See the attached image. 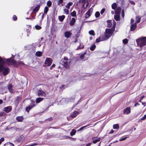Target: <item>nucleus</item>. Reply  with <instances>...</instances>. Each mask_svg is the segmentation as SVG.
<instances>
[{"mask_svg": "<svg viewBox=\"0 0 146 146\" xmlns=\"http://www.w3.org/2000/svg\"><path fill=\"white\" fill-rule=\"evenodd\" d=\"M24 64L22 62H19L18 63L13 60L12 58L8 59H3L0 56V72L3 71V75H7L9 72L10 70L8 67H5L6 64L9 66L11 65H14L17 64Z\"/></svg>", "mask_w": 146, "mask_h": 146, "instance_id": "f257e3e1", "label": "nucleus"}, {"mask_svg": "<svg viewBox=\"0 0 146 146\" xmlns=\"http://www.w3.org/2000/svg\"><path fill=\"white\" fill-rule=\"evenodd\" d=\"M113 26L112 29H106L104 33V38H102L101 39V41L107 40L112 35L113 33V30H114L115 29L116 25V23L114 20H113Z\"/></svg>", "mask_w": 146, "mask_h": 146, "instance_id": "f03ea898", "label": "nucleus"}, {"mask_svg": "<svg viewBox=\"0 0 146 146\" xmlns=\"http://www.w3.org/2000/svg\"><path fill=\"white\" fill-rule=\"evenodd\" d=\"M137 45L140 47H142L146 45V37H141L136 40Z\"/></svg>", "mask_w": 146, "mask_h": 146, "instance_id": "7ed1b4c3", "label": "nucleus"}, {"mask_svg": "<svg viewBox=\"0 0 146 146\" xmlns=\"http://www.w3.org/2000/svg\"><path fill=\"white\" fill-rule=\"evenodd\" d=\"M61 62L64 67L67 68H69L71 61L70 59H68L67 57H64L61 60Z\"/></svg>", "mask_w": 146, "mask_h": 146, "instance_id": "20e7f679", "label": "nucleus"}, {"mask_svg": "<svg viewBox=\"0 0 146 146\" xmlns=\"http://www.w3.org/2000/svg\"><path fill=\"white\" fill-rule=\"evenodd\" d=\"M37 93L38 96H39L45 97L47 95V94L40 88L38 90Z\"/></svg>", "mask_w": 146, "mask_h": 146, "instance_id": "39448f33", "label": "nucleus"}, {"mask_svg": "<svg viewBox=\"0 0 146 146\" xmlns=\"http://www.w3.org/2000/svg\"><path fill=\"white\" fill-rule=\"evenodd\" d=\"M52 63V61L51 59L50 58H46L44 64L46 66H50Z\"/></svg>", "mask_w": 146, "mask_h": 146, "instance_id": "423d86ee", "label": "nucleus"}, {"mask_svg": "<svg viewBox=\"0 0 146 146\" xmlns=\"http://www.w3.org/2000/svg\"><path fill=\"white\" fill-rule=\"evenodd\" d=\"M80 3H84L83 5V8L84 9H86L88 6L89 3L88 1H86L85 0H81L80 1Z\"/></svg>", "mask_w": 146, "mask_h": 146, "instance_id": "0eeeda50", "label": "nucleus"}, {"mask_svg": "<svg viewBox=\"0 0 146 146\" xmlns=\"http://www.w3.org/2000/svg\"><path fill=\"white\" fill-rule=\"evenodd\" d=\"M130 112V108L128 107L126 108L123 111L124 113L126 114H129Z\"/></svg>", "mask_w": 146, "mask_h": 146, "instance_id": "6e6552de", "label": "nucleus"}, {"mask_svg": "<svg viewBox=\"0 0 146 146\" xmlns=\"http://www.w3.org/2000/svg\"><path fill=\"white\" fill-rule=\"evenodd\" d=\"M11 110V107L10 106H9L4 108V111H6L7 113H8Z\"/></svg>", "mask_w": 146, "mask_h": 146, "instance_id": "1a4fd4ad", "label": "nucleus"}, {"mask_svg": "<svg viewBox=\"0 0 146 146\" xmlns=\"http://www.w3.org/2000/svg\"><path fill=\"white\" fill-rule=\"evenodd\" d=\"M95 137H93L92 138V139L93 140V143L95 144L98 142L100 141L101 138L100 137H96V139H95Z\"/></svg>", "mask_w": 146, "mask_h": 146, "instance_id": "9d476101", "label": "nucleus"}, {"mask_svg": "<svg viewBox=\"0 0 146 146\" xmlns=\"http://www.w3.org/2000/svg\"><path fill=\"white\" fill-rule=\"evenodd\" d=\"M35 105H31L27 107L26 108V110L27 112H29L31 109L33 107H34Z\"/></svg>", "mask_w": 146, "mask_h": 146, "instance_id": "9b49d317", "label": "nucleus"}, {"mask_svg": "<svg viewBox=\"0 0 146 146\" xmlns=\"http://www.w3.org/2000/svg\"><path fill=\"white\" fill-rule=\"evenodd\" d=\"M72 35V33L69 31H66L64 33V36L65 37L68 38Z\"/></svg>", "mask_w": 146, "mask_h": 146, "instance_id": "f8f14e48", "label": "nucleus"}, {"mask_svg": "<svg viewBox=\"0 0 146 146\" xmlns=\"http://www.w3.org/2000/svg\"><path fill=\"white\" fill-rule=\"evenodd\" d=\"M22 100V98L21 96H18L16 98V100H15V103L18 104L19 102H20Z\"/></svg>", "mask_w": 146, "mask_h": 146, "instance_id": "ddd939ff", "label": "nucleus"}, {"mask_svg": "<svg viewBox=\"0 0 146 146\" xmlns=\"http://www.w3.org/2000/svg\"><path fill=\"white\" fill-rule=\"evenodd\" d=\"M136 27L137 25L136 23L132 25L131 27V31H133L135 30Z\"/></svg>", "mask_w": 146, "mask_h": 146, "instance_id": "4468645a", "label": "nucleus"}, {"mask_svg": "<svg viewBox=\"0 0 146 146\" xmlns=\"http://www.w3.org/2000/svg\"><path fill=\"white\" fill-rule=\"evenodd\" d=\"M16 119L18 122H22L23 119V117L22 116H17L16 118Z\"/></svg>", "mask_w": 146, "mask_h": 146, "instance_id": "2eb2a0df", "label": "nucleus"}, {"mask_svg": "<svg viewBox=\"0 0 146 146\" xmlns=\"http://www.w3.org/2000/svg\"><path fill=\"white\" fill-rule=\"evenodd\" d=\"M78 112L74 111L71 114V116L72 118L75 117L78 114Z\"/></svg>", "mask_w": 146, "mask_h": 146, "instance_id": "dca6fc26", "label": "nucleus"}, {"mask_svg": "<svg viewBox=\"0 0 146 146\" xmlns=\"http://www.w3.org/2000/svg\"><path fill=\"white\" fill-rule=\"evenodd\" d=\"M8 89L9 92L11 93H13L14 91L12 89V86L11 84H10L8 87Z\"/></svg>", "mask_w": 146, "mask_h": 146, "instance_id": "f3484780", "label": "nucleus"}, {"mask_svg": "<svg viewBox=\"0 0 146 146\" xmlns=\"http://www.w3.org/2000/svg\"><path fill=\"white\" fill-rule=\"evenodd\" d=\"M76 22V19L75 18H72L70 21V24L71 26H72L74 25Z\"/></svg>", "mask_w": 146, "mask_h": 146, "instance_id": "a211bd4d", "label": "nucleus"}, {"mask_svg": "<svg viewBox=\"0 0 146 146\" xmlns=\"http://www.w3.org/2000/svg\"><path fill=\"white\" fill-rule=\"evenodd\" d=\"M121 9L120 7L117 8L115 11V13L116 14L119 15L121 12Z\"/></svg>", "mask_w": 146, "mask_h": 146, "instance_id": "6ab92c4d", "label": "nucleus"}, {"mask_svg": "<svg viewBox=\"0 0 146 146\" xmlns=\"http://www.w3.org/2000/svg\"><path fill=\"white\" fill-rule=\"evenodd\" d=\"M44 98H37L36 100V103H38L41 101H42Z\"/></svg>", "mask_w": 146, "mask_h": 146, "instance_id": "aec40b11", "label": "nucleus"}, {"mask_svg": "<svg viewBox=\"0 0 146 146\" xmlns=\"http://www.w3.org/2000/svg\"><path fill=\"white\" fill-rule=\"evenodd\" d=\"M65 18V16L64 15H62L61 16H59L58 17L59 19L61 21H62Z\"/></svg>", "mask_w": 146, "mask_h": 146, "instance_id": "412c9836", "label": "nucleus"}, {"mask_svg": "<svg viewBox=\"0 0 146 146\" xmlns=\"http://www.w3.org/2000/svg\"><path fill=\"white\" fill-rule=\"evenodd\" d=\"M104 36H101L99 38H97L96 40V42H98L100 41H102L101 40L102 38H104Z\"/></svg>", "mask_w": 146, "mask_h": 146, "instance_id": "4be33fe9", "label": "nucleus"}, {"mask_svg": "<svg viewBox=\"0 0 146 146\" xmlns=\"http://www.w3.org/2000/svg\"><path fill=\"white\" fill-rule=\"evenodd\" d=\"M40 7V6L39 5H37L36 7L33 9V11L35 12H37L39 10Z\"/></svg>", "mask_w": 146, "mask_h": 146, "instance_id": "5701e85b", "label": "nucleus"}, {"mask_svg": "<svg viewBox=\"0 0 146 146\" xmlns=\"http://www.w3.org/2000/svg\"><path fill=\"white\" fill-rule=\"evenodd\" d=\"M114 19L116 21L119 20L120 19V17L119 15L117 14L114 16Z\"/></svg>", "mask_w": 146, "mask_h": 146, "instance_id": "b1692460", "label": "nucleus"}, {"mask_svg": "<svg viewBox=\"0 0 146 146\" xmlns=\"http://www.w3.org/2000/svg\"><path fill=\"white\" fill-rule=\"evenodd\" d=\"M73 4V3L71 2H69L67 3V5L66 6V7L68 9L70 8V6H71Z\"/></svg>", "mask_w": 146, "mask_h": 146, "instance_id": "393cba45", "label": "nucleus"}, {"mask_svg": "<svg viewBox=\"0 0 146 146\" xmlns=\"http://www.w3.org/2000/svg\"><path fill=\"white\" fill-rule=\"evenodd\" d=\"M35 54L37 56L40 57L42 55V52L40 51H38L36 52Z\"/></svg>", "mask_w": 146, "mask_h": 146, "instance_id": "a878e982", "label": "nucleus"}, {"mask_svg": "<svg viewBox=\"0 0 146 146\" xmlns=\"http://www.w3.org/2000/svg\"><path fill=\"white\" fill-rule=\"evenodd\" d=\"M111 21L110 20H108L107 21L108 23L107 26L108 27L110 28L111 27L112 23Z\"/></svg>", "mask_w": 146, "mask_h": 146, "instance_id": "bb28decb", "label": "nucleus"}, {"mask_svg": "<svg viewBox=\"0 0 146 146\" xmlns=\"http://www.w3.org/2000/svg\"><path fill=\"white\" fill-rule=\"evenodd\" d=\"M117 7V4L115 3H114L111 5L112 8L113 9H115Z\"/></svg>", "mask_w": 146, "mask_h": 146, "instance_id": "cd10ccee", "label": "nucleus"}, {"mask_svg": "<svg viewBox=\"0 0 146 146\" xmlns=\"http://www.w3.org/2000/svg\"><path fill=\"white\" fill-rule=\"evenodd\" d=\"M76 133V131L74 129H73L72 131L70 133L71 135L73 136Z\"/></svg>", "mask_w": 146, "mask_h": 146, "instance_id": "c85d7f7f", "label": "nucleus"}, {"mask_svg": "<svg viewBox=\"0 0 146 146\" xmlns=\"http://www.w3.org/2000/svg\"><path fill=\"white\" fill-rule=\"evenodd\" d=\"M119 128V126L118 124H114L113 125V128L114 129H118Z\"/></svg>", "mask_w": 146, "mask_h": 146, "instance_id": "c756f323", "label": "nucleus"}, {"mask_svg": "<svg viewBox=\"0 0 146 146\" xmlns=\"http://www.w3.org/2000/svg\"><path fill=\"white\" fill-rule=\"evenodd\" d=\"M90 125H86V126H83V127H81V128H80L78 130V131H81V130H83L86 127L88 126H89Z\"/></svg>", "mask_w": 146, "mask_h": 146, "instance_id": "7c9ffc66", "label": "nucleus"}, {"mask_svg": "<svg viewBox=\"0 0 146 146\" xmlns=\"http://www.w3.org/2000/svg\"><path fill=\"white\" fill-rule=\"evenodd\" d=\"M71 15L72 17H76V12L75 11H74L71 13Z\"/></svg>", "mask_w": 146, "mask_h": 146, "instance_id": "2f4dec72", "label": "nucleus"}, {"mask_svg": "<svg viewBox=\"0 0 146 146\" xmlns=\"http://www.w3.org/2000/svg\"><path fill=\"white\" fill-rule=\"evenodd\" d=\"M136 23H139L141 20V17L139 16L136 17Z\"/></svg>", "mask_w": 146, "mask_h": 146, "instance_id": "473e14b6", "label": "nucleus"}, {"mask_svg": "<svg viewBox=\"0 0 146 146\" xmlns=\"http://www.w3.org/2000/svg\"><path fill=\"white\" fill-rule=\"evenodd\" d=\"M84 47V45L82 44H80L79 47L77 48V50H78L79 49H82Z\"/></svg>", "mask_w": 146, "mask_h": 146, "instance_id": "72a5a7b5", "label": "nucleus"}, {"mask_svg": "<svg viewBox=\"0 0 146 146\" xmlns=\"http://www.w3.org/2000/svg\"><path fill=\"white\" fill-rule=\"evenodd\" d=\"M96 45H93L92 46L90 47V50L92 51L94 50L96 48Z\"/></svg>", "mask_w": 146, "mask_h": 146, "instance_id": "f704fd0d", "label": "nucleus"}, {"mask_svg": "<svg viewBox=\"0 0 146 146\" xmlns=\"http://www.w3.org/2000/svg\"><path fill=\"white\" fill-rule=\"evenodd\" d=\"M91 14L88 11L86 13V18H88L91 15Z\"/></svg>", "mask_w": 146, "mask_h": 146, "instance_id": "c9c22d12", "label": "nucleus"}, {"mask_svg": "<svg viewBox=\"0 0 146 146\" xmlns=\"http://www.w3.org/2000/svg\"><path fill=\"white\" fill-rule=\"evenodd\" d=\"M48 10V8L47 7H45L44 8V13H45L46 14Z\"/></svg>", "mask_w": 146, "mask_h": 146, "instance_id": "e433bc0d", "label": "nucleus"}, {"mask_svg": "<svg viewBox=\"0 0 146 146\" xmlns=\"http://www.w3.org/2000/svg\"><path fill=\"white\" fill-rule=\"evenodd\" d=\"M35 28L36 30H39L41 29V27L38 25H36L35 26Z\"/></svg>", "mask_w": 146, "mask_h": 146, "instance_id": "4c0bfd02", "label": "nucleus"}, {"mask_svg": "<svg viewBox=\"0 0 146 146\" xmlns=\"http://www.w3.org/2000/svg\"><path fill=\"white\" fill-rule=\"evenodd\" d=\"M89 34L93 36L94 35V32L93 30H91L89 32Z\"/></svg>", "mask_w": 146, "mask_h": 146, "instance_id": "58836bf2", "label": "nucleus"}, {"mask_svg": "<svg viewBox=\"0 0 146 146\" xmlns=\"http://www.w3.org/2000/svg\"><path fill=\"white\" fill-rule=\"evenodd\" d=\"M52 5V2L50 1H48L47 2V5L49 7H50Z\"/></svg>", "mask_w": 146, "mask_h": 146, "instance_id": "ea45409f", "label": "nucleus"}, {"mask_svg": "<svg viewBox=\"0 0 146 146\" xmlns=\"http://www.w3.org/2000/svg\"><path fill=\"white\" fill-rule=\"evenodd\" d=\"M100 15V13L99 12H96L95 14V15L96 17V18L98 17Z\"/></svg>", "mask_w": 146, "mask_h": 146, "instance_id": "a19ab883", "label": "nucleus"}, {"mask_svg": "<svg viewBox=\"0 0 146 146\" xmlns=\"http://www.w3.org/2000/svg\"><path fill=\"white\" fill-rule=\"evenodd\" d=\"M4 145H6L7 146H14V145L10 143H7L6 144H5Z\"/></svg>", "mask_w": 146, "mask_h": 146, "instance_id": "79ce46f5", "label": "nucleus"}, {"mask_svg": "<svg viewBox=\"0 0 146 146\" xmlns=\"http://www.w3.org/2000/svg\"><path fill=\"white\" fill-rule=\"evenodd\" d=\"M128 40L127 39H125L123 40V42L125 44H126L128 42Z\"/></svg>", "mask_w": 146, "mask_h": 146, "instance_id": "37998d69", "label": "nucleus"}, {"mask_svg": "<svg viewBox=\"0 0 146 146\" xmlns=\"http://www.w3.org/2000/svg\"><path fill=\"white\" fill-rule=\"evenodd\" d=\"M64 13L66 14V15H67L68 14V9H64Z\"/></svg>", "mask_w": 146, "mask_h": 146, "instance_id": "c03bdc74", "label": "nucleus"}, {"mask_svg": "<svg viewBox=\"0 0 146 146\" xmlns=\"http://www.w3.org/2000/svg\"><path fill=\"white\" fill-rule=\"evenodd\" d=\"M86 54V52H84L83 54H82L80 56V58L82 59H83L84 58V56Z\"/></svg>", "mask_w": 146, "mask_h": 146, "instance_id": "a18cd8bd", "label": "nucleus"}, {"mask_svg": "<svg viewBox=\"0 0 146 146\" xmlns=\"http://www.w3.org/2000/svg\"><path fill=\"white\" fill-rule=\"evenodd\" d=\"M146 119V114L144 115V116L141 119V120H144Z\"/></svg>", "mask_w": 146, "mask_h": 146, "instance_id": "49530a36", "label": "nucleus"}, {"mask_svg": "<svg viewBox=\"0 0 146 146\" xmlns=\"http://www.w3.org/2000/svg\"><path fill=\"white\" fill-rule=\"evenodd\" d=\"M105 11V9L104 8L103 9L101 10L100 11V13L101 15H102L103 13H104Z\"/></svg>", "mask_w": 146, "mask_h": 146, "instance_id": "de8ad7c7", "label": "nucleus"}, {"mask_svg": "<svg viewBox=\"0 0 146 146\" xmlns=\"http://www.w3.org/2000/svg\"><path fill=\"white\" fill-rule=\"evenodd\" d=\"M127 138V137H125L123 138H121L119 139V141H122L125 140Z\"/></svg>", "mask_w": 146, "mask_h": 146, "instance_id": "09e8293b", "label": "nucleus"}, {"mask_svg": "<svg viewBox=\"0 0 146 146\" xmlns=\"http://www.w3.org/2000/svg\"><path fill=\"white\" fill-rule=\"evenodd\" d=\"M93 11V9L92 8H90L88 11V12H89L91 14L92 13Z\"/></svg>", "mask_w": 146, "mask_h": 146, "instance_id": "8fccbe9b", "label": "nucleus"}, {"mask_svg": "<svg viewBox=\"0 0 146 146\" xmlns=\"http://www.w3.org/2000/svg\"><path fill=\"white\" fill-rule=\"evenodd\" d=\"M93 11V9L92 8H90L88 11V12H89L91 14L92 13Z\"/></svg>", "mask_w": 146, "mask_h": 146, "instance_id": "3c124183", "label": "nucleus"}, {"mask_svg": "<svg viewBox=\"0 0 146 146\" xmlns=\"http://www.w3.org/2000/svg\"><path fill=\"white\" fill-rule=\"evenodd\" d=\"M63 0H58V5L61 4L63 2Z\"/></svg>", "mask_w": 146, "mask_h": 146, "instance_id": "603ef678", "label": "nucleus"}, {"mask_svg": "<svg viewBox=\"0 0 146 146\" xmlns=\"http://www.w3.org/2000/svg\"><path fill=\"white\" fill-rule=\"evenodd\" d=\"M5 113L4 112H1L0 113V116H5Z\"/></svg>", "mask_w": 146, "mask_h": 146, "instance_id": "864d4df0", "label": "nucleus"}, {"mask_svg": "<svg viewBox=\"0 0 146 146\" xmlns=\"http://www.w3.org/2000/svg\"><path fill=\"white\" fill-rule=\"evenodd\" d=\"M4 140V139L3 137H2L0 139V145L1 144L2 142Z\"/></svg>", "mask_w": 146, "mask_h": 146, "instance_id": "5fc2aeb1", "label": "nucleus"}, {"mask_svg": "<svg viewBox=\"0 0 146 146\" xmlns=\"http://www.w3.org/2000/svg\"><path fill=\"white\" fill-rule=\"evenodd\" d=\"M13 19L14 21H15L17 20V17L15 15H14L13 17Z\"/></svg>", "mask_w": 146, "mask_h": 146, "instance_id": "6e6d98bb", "label": "nucleus"}, {"mask_svg": "<svg viewBox=\"0 0 146 146\" xmlns=\"http://www.w3.org/2000/svg\"><path fill=\"white\" fill-rule=\"evenodd\" d=\"M124 16V11L123 10L121 12V16L123 17Z\"/></svg>", "mask_w": 146, "mask_h": 146, "instance_id": "4d7b16f0", "label": "nucleus"}, {"mask_svg": "<svg viewBox=\"0 0 146 146\" xmlns=\"http://www.w3.org/2000/svg\"><path fill=\"white\" fill-rule=\"evenodd\" d=\"M38 145V144L37 143H35L32 144V145H30V146H35V145Z\"/></svg>", "mask_w": 146, "mask_h": 146, "instance_id": "13d9d810", "label": "nucleus"}, {"mask_svg": "<svg viewBox=\"0 0 146 146\" xmlns=\"http://www.w3.org/2000/svg\"><path fill=\"white\" fill-rule=\"evenodd\" d=\"M130 3L132 5H134L135 4V3L133 1H131Z\"/></svg>", "mask_w": 146, "mask_h": 146, "instance_id": "bf43d9fd", "label": "nucleus"}, {"mask_svg": "<svg viewBox=\"0 0 146 146\" xmlns=\"http://www.w3.org/2000/svg\"><path fill=\"white\" fill-rule=\"evenodd\" d=\"M91 143H88V144H87L86 146H90V145H91Z\"/></svg>", "mask_w": 146, "mask_h": 146, "instance_id": "052dcab7", "label": "nucleus"}, {"mask_svg": "<svg viewBox=\"0 0 146 146\" xmlns=\"http://www.w3.org/2000/svg\"><path fill=\"white\" fill-rule=\"evenodd\" d=\"M52 119V118L51 117L48 119V120L50 121Z\"/></svg>", "mask_w": 146, "mask_h": 146, "instance_id": "680f3d73", "label": "nucleus"}, {"mask_svg": "<svg viewBox=\"0 0 146 146\" xmlns=\"http://www.w3.org/2000/svg\"><path fill=\"white\" fill-rule=\"evenodd\" d=\"M134 22V20L132 19H131V23H133Z\"/></svg>", "mask_w": 146, "mask_h": 146, "instance_id": "e2e57ef3", "label": "nucleus"}, {"mask_svg": "<svg viewBox=\"0 0 146 146\" xmlns=\"http://www.w3.org/2000/svg\"><path fill=\"white\" fill-rule=\"evenodd\" d=\"M114 132V131L113 130H111L110 133V134Z\"/></svg>", "mask_w": 146, "mask_h": 146, "instance_id": "0e129e2a", "label": "nucleus"}, {"mask_svg": "<svg viewBox=\"0 0 146 146\" xmlns=\"http://www.w3.org/2000/svg\"><path fill=\"white\" fill-rule=\"evenodd\" d=\"M3 103V101L2 100H0V104H2Z\"/></svg>", "mask_w": 146, "mask_h": 146, "instance_id": "69168bd1", "label": "nucleus"}, {"mask_svg": "<svg viewBox=\"0 0 146 146\" xmlns=\"http://www.w3.org/2000/svg\"><path fill=\"white\" fill-rule=\"evenodd\" d=\"M144 96H142L141 97V100H142L144 98Z\"/></svg>", "mask_w": 146, "mask_h": 146, "instance_id": "338daca9", "label": "nucleus"}, {"mask_svg": "<svg viewBox=\"0 0 146 146\" xmlns=\"http://www.w3.org/2000/svg\"><path fill=\"white\" fill-rule=\"evenodd\" d=\"M44 17V14H43L42 15V16L41 18L42 19H43Z\"/></svg>", "mask_w": 146, "mask_h": 146, "instance_id": "774afa93", "label": "nucleus"}]
</instances>
